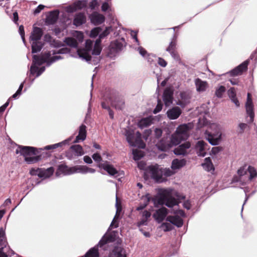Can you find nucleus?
<instances>
[{"label": "nucleus", "instance_id": "bf43d9fd", "mask_svg": "<svg viewBox=\"0 0 257 257\" xmlns=\"http://www.w3.org/2000/svg\"><path fill=\"white\" fill-rule=\"evenodd\" d=\"M92 158L94 161L96 163H100L102 161V158L100 154L98 152L94 153L92 155Z\"/></svg>", "mask_w": 257, "mask_h": 257}, {"label": "nucleus", "instance_id": "58836bf2", "mask_svg": "<svg viewBox=\"0 0 257 257\" xmlns=\"http://www.w3.org/2000/svg\"><path fill=\"white\" fill-rule=\"evenodd\" d=\"M26 82V80H25L23 82H22L20 85H19V87L16 92L13 94L12 96V98L14 99H18L22 94V91L23 89L24 88V84Z\"/></svg>", "mask_w": 257, "mask_h": 257}, {"label": "nucleus", "instance_id": "9b49d317", "mask_svg": "<svg viewBox=\"0 0 257 257\" xmlns=\"http://www.w3.org/2000/svg\"><path fill=\"white\" fill-rule=\"evenodd\" d=\"M147 171L150 175L151 178L156 183H161L167 181V179L163 176V174L160 172L158 167L149 166L148 167Z\"/></svg>", "mask_w": 257, "mask_h": 257}, {"label": "nucleus", "instance_id": "5fc2aeb1", "mask_svg": "<svg viewBox=\"0 0 257 257\" xmlns=\"http://www.w3.org/2000/svg\"><path fill=\"white\" fill-rule=\"evenodd\" d=\"M76 10H80L86 6V2L84 1H78L74 3Z\"/></svg>", "mask_w": 257, "mask_h": 257}, {"label": "nucleus", "instance_id": "603ef678", "mask_svg": "<svg viewBox=\"0 0 257 257\" xmlns=\"http://www.w3.org/2000/svg\"><path fill=\"white\" fill-rule=\"evenodd\" d=\"M170 212L173 213L175 215L180 216V217H185L186 216L185 212L182 209H172Z\"/></svg>", "mask_w": 257, "mask_h": 257}, {"label": "nucleus", "instance_id": "9d476101", "mask_svg": "<svg viewBox=\"0 0 257 257\" xmlns=\"http://www.w3.org/2000/svg\"><path fill=\"white\" fill-rule=\"evenodd\" d=\"M108 257H127L126 250L122 245V239H118L117 242L113 244Z\"/></svg>", "mask_w": 257, "mask_h": 257}, {"label": "nucleus", "instance_id": "79ce46f5", "mask_svg": "<svg viewBox=\"0 0 257 257\" xmlns=\"http://www.w3.org/2000/svg\"><path fill=\"white\" fill-rule=\"evenodd\" d=\"M131 147H137L144 149L146 147V144L140 139H136L133 144H131Z\"/></svg>", "mask_w": 257, "mask_h": 257}, {"label": "nucleus", "instance_id": "f3484780", "mask_svg": "<svg viewBox=\"0 0 257 257\" xmlns=\"http://www.w3.org/2000/svg\"><path fill=\"white\" fill-rule=\"evenodd\" d=\"M55 169L53 167H50L47 169L41 168V171L39 172L38 178L43 182L46 179L49 178L54 174Z\"/></svg>", "mask_w": 257, "mask_h": 257}, {"label": "nucleus", "instance_id": "b1692460", "mask_svg": "<svg viewBox=\"0 0 257 257\" xmlns=\"http://www.w3.org/2000/svg\"><path fill=\"white\" fill-rule=\"evenodd\" d=\"M155 146L157 149L161 152L168 151L170 148V146L168 144V141L164 138H162L161 140H158Z\"/></svg>", "mask_w": 257, "mask_h": 257}, {"label": "nucleus", "instance_id": "09e8293b", "mask_svg": "<svg viewBox=\"0 0 257 257\" xmlns=\"http://www.w3.org/2000/svg\"><path fill=\"white\" fill-rule=\"evenodd\" d=\"M115 48H123L126 46V43L125 40L123 38L118 39L114 42ZM111 48H114L112 47Z\"/></svg>", "mask_w": 257, "mask_h": 257}, {"label": "nucleus", "instance_id": "a878e982", "mask_svg": "<svg viewBox=\"0 0 257 257\" xmlns=\"http://www.w3.org/2000/svg\"><path fill=\"white\" fill-rule=\"evenodd\" d=\"M246 113L247 116L249 117V120L248 121V123H252L254 119V109L253 104L252 105H245Z\"/></svg>", "mask_w": 257, "mask_h": 257}, {"label": "nucleus", "instance_id": "c9c22d12", "mask_svg": "<svg viewBox=\"0 0 257 257\" xmlns=\"http://www.w3.org/2000/svg\"><path fill=\"white\" fill-rule=\"evenodd\" d=\"M101 106L103 109H106L108 111L109 117L112 119H113L114 112L111 109L109 106V104L105 101L102 100V101L101 102Z\"/></svg>", "mask_w": 257, "mask_h": 257}, {"label": "nucleus", "instance_id": "423d86ee", "mask_svg": "<svg viewBox=\"0 0 257 257\" xmlns=\"http://www.w3.org/2000/svg\"><path fill=\"white\" fill-rule=\"evenodd\" d=\"M204 137L212 146L218 145L222 140L220 126L215 123L210 124L209 127L204 133Z\"/></svg>", "mask_w": 257, "mask_h": 257}, {"label": "nucleus", "instance_id": "412c9836", "mask_svg": "<svg viewBox=\"0 0 257 257\" xmlns=\"http://www.w3.org/2000/svg\"><path fill=\"white\" fill-rule=\"evenodd\" d=\"M105 171L110 176L116 178L122 174L123 175V172H120L118 171L113 165L108 162Z\"/></svg>", "mask_w": 257, "mask_h": 257}, {"label": "nucleus", "instance_id": "69168bd1", "mask_svg": "<svg viewBox=\"0 0 257 257\" xmlns=\"http://www.w3.org/2000/svg\"><path fill=\"white\" fill-rule=\"evenodd\" d=\"M73 36L76 38L79 41H82L83 39V34L80 31H74L73 33Z\"/></svg>", "mask_w": 257, "mask_h": 257}, {"label": "nucleus", "instance_id": "393cba45", "mask_svg": "<svg viewBox=\"0 0 257 257\" xmlns=\"http://www.w3.org/2000/svg\"><path fill=\"white\" fill-rule=\"evenodd\" d=\"M54 42L55 44V47H60L64 45H66L75 48H76L77 46V42L76 40L75 39L70 37L65 38V40L64 41L65 45H62L61 44H60L59 42H56L54 41Z\"/></svg>", "mask_w": 257, "mask_h": 257}, {"label": "nucleus", "instance_id": "0e129e2a", "mask_svg": "<svg viewBox=\"0 0 257 257\" xmlns=\"http://www.w3.org/2000/svg\"><path fill=\"white\" fill-rule=\"evenodd\" d=\"M40 171H41V168H32L29 171V173L32 176L38 177Z\"/></svg>", "mask_w": 257, "mask_h": 257}, {"label": "nucleus", "instance_id": "2eb2a0df", "mask_svg": "<svg viewBox=\"0 0 257 257\" xmlns=\"http://www.w3.org/2000/svg\"><path fill=\"white\" fill-rule=\"evenodd\" d=\"M180 99L176 101V104L180 106L182 108L185 107L190 102L191 96L186 91H181L179 94Z\"/></svg>", "mask_w": 257, "mask_h": 257}, {"label": "nucleus", "instance_id": "a211bd4d", "mask_svg": "<svg viewBox=\"0 0 257 257\" xmlns=\"http://www.w3.org/2000/svg\"><path fill=\"white\" fill-rule=\"evenodd\" d=\"M182 110L180 107L173 106L167 110L166 114L170 119H176L180 116Z\"/></svg>", "mask_w": 257, "mask_h": 257}, {"label": "nucleus", "instance_id": "a18cd8bd", "mask_svg": "<svg viewBox=\"0 0 257 257\" xmlns=\"http://www.w3.org/2000/svg\"><path fill=\"white\" fill-rule=\"evenodd\" d=\"M236 182H239L240 184L242 186L246 184L245 179H243L238 175H234L232 178L231 183H234Z\"/></svg>", "mask_w": 257, "mask_h": 257}, {"label": "nucleus", "instance_id": "6e6552de", "mask_svg": "<svg viewBox=\"0 0 257 257\" xmlns=\"http://www.w3.org/2000/svg\"><path fill=\"white\" fill-rule=\"evenodd\" d=\"M250 60L257 61V49H255L252 52L248 59L227 72L226 74H228L230 77H236L242 75L243 73L247 71L248 66Z\"/></svg>", "mask_w": 257, "mask_h": 257}, {"label": "nucleus", "instance_id": "864d4df0", "mask_svg": "<svg viewBox=\"0 0 257 257\" xmlns=\"http://www.w3.org/2000/svg\"><path fill=\"white\" fill-rule=\"evenodd\" d=\"M40 178H37L35 176H32L29 179V181L30 182V183L32 186V188L34 187L35 186L38 185L42 183V180L39 179Z\"/></svg>", "mask_w": 257, "mask_h": 257}, {"label": "nucleus", "instance_id": "c85d7f7f", "mask_svg": "<svg viewBox=\"0 0 257 257\" xmlns=\"http://www.w3.org/2000/svg\"><path fill=\"white\" fill-rule=\"evenodd\" d=\"M203 168L207 172L214 171L215 168L210 157H206L204 159V162L201 164Z\"/></svg>", "mask_w": 257, "mask_h": 257}, {"label": "nucleus", "instance_id": "338daca9", "mask_svg": "<svg viewBox=\"0 0 257 257\" xmlns=\"http://www.w3.org/2000/svg\"><path fill=\"white\" fill-rule=\"evenodd\" d=\"M170 139L172 144L175 146L179 145L180 143V139L177 138L175 134L172 135Z\"/></svg>", "mask_w": 257, "mask_h": 257}, {"label": "nucleus", "instance_id": "ddd939ff", "mask_svg": "<svg viewBox=\"0 0 257 257\" xmlns=\"http://www.w3.org/2000/svg\"><path fill=\"white\" fill-rule=\"evenodd\" d=\"M170 211L164 206H161L158 209L156 210L153 214V217L155 220L158 223H161L166 220L167 215Z\"/></svg>", "mask_w": 257, "mask_h": 257}, {"label": "nucleus", "instance_id": "13d9d810", "mask_svg": "<svg viewBox=\"0 0 257 257\" xmlns=\"http://www.w3.org/2000/svg\"><path fill=\"white\" fill-rule=\"evenodd\" d=\"M238 126L239 128V130L237 131L238 134H242L247 127V124L245 123L240 122L238 124Z\"/></svg>", "mask_w": 257, "mask_h": 257}, {"label": "nucleus", "instance_id": "f8f14e48", "mask_svg": "<svg viewBox=\"0 0 257 257\" xmlns=\"http://www.w3.org/2000/svg\"><path fill=\"white\" fill-rule=\"evenodd\" d=\"M42 35L43 31L40 28L37 27L33 28L30 37L32 48H41V46L37 45V43L41 40Z\"/></svg>", "mask_w": 257, "mask_h": 257}, {"label": "nucleus", "instance_id": "473e14b6", "mask_svg": "<svg viewBox=\"0 0 257 257\" xmlns=\"http://www.w3.org/2000/svg\"><path fill=\"white\" fill-rule=\"evenodd\" d=\"M105 55L112 59H115L122 49H106Z\"/></svg>", "mask_w": 257, "mask_h": 257}, {"label": "nucleus", "instance_id": "680f3d73", "mask_svg": "<svg viewBox=\"0 0 257 257\" xmlns=\"http://www.w3.org/2000/svg\"><path fill=\"white\" fill-rule=\"evenodd\" d=\"M141 198L145 200L143 204H146V207L149 205V202L152 201V197L149 193H147L145 195L142 196Z\"/></svg>", "mask_w": 257, "mask_h": 257}, {"label": "nucleus", "instance_id": "5701e85b", "mask_svg": "<svg viewBox=\"0 0 257 257\" xmlns=\"http://www.w3.org/2000/svg\"><path fill=\"white\" fill-rule=\"evenodd\" d=\"M194 82L196 91L198 92L205 91L208 86L207 81L202 80L199 78H196Z\"/></svg>", "mask_w": 257, "mask_h": 257}, {"label": "nucleus", "instance_id": "a19ab883", "mask_svg": "<svg viewBox=\"0 0 257 257\" xmlns=\"http://www.w3.org/2000/svg\"><path fill=\"white\" fill-rule=\"evenodd\" d=\"M226 91V88L223 85H220L216 89L215 95V96L221 98L223 97V94Z\"/></svg>", "mask_w": 257, "mask_h": 257}, {"label": "nucleus", "instance_id": "7c9ffc66", "mask_svg": "<svg viewBox=\"0 0 257 257\" xmlns=\"http://www.w3.org/2000/svg\"><path fill=\"white\" fill-rule=\"evenodd\" d=\"M70 149L76 156H81L84 154V150L80 145H72L70 147Z\"/></svg>", "mask_w": 257, "mask_h": 257}, {"label": "nucleus", "instance_id": "3c124183", "mask_svg": "<svg viewBox=\"0 0 257 257\" xmlns=\"http://www.w3.org/2000/svg\"><path fill=\"white\" fill-rule=\"evenodd\" d=\"M161 227L164 231L168 232L174 229L173 225L170 222H163L161 224Z\"/></svg>", "mask_w": 257, "mask_h": 257}, {"label": "nucleus", "instance_id": "72a5a7b5", "mask_svg": "<svg viewBox=\"0 0 257 257\" xmlns=\"http://www.w3.org/2000/svg\"><path fill=\"white\" fill-rule=\"evenodd\" d=\"M247 171L248 173L247 181H251L257 177V171L254 167L248 166Z\"/></svg>", "mask_w": 257, "mask_h": 257}, {"label": "nucleus", "instance_id": "ea45409f", "mask_svg": "<svg viewBox=\"0 0 257 257\" xmlns=\"http://www.w3.org/2000/svg\"><path fill=\"white\" fill-rule=\"evenodd\" d=\"M209 124V120L205 116H203L202 118L200 117L197 122V127L200 128L208 125Z\"/></svg>", "mask_w": 257, "mask_h": 257}, {"label": "nucleus", "instance_id": "4d7b16f0", "mask_svg": "<svg viewBox=\"0 0 257 257\" xmlns=\"http://www.w3.org/2000/svg\"><path fill=\"white\" fill-rule=\"evenodd\" d=\"M101 31L100 27H96L93 29L90 32V36L91 37L94 38L96 37Z\"/></svg>", "mask_w": 257, "mask_h": 257}, {"label": "nucleus", "instance_id": "1a4fd4ad", "mask_svg": "<svg viewBox=\"0 0 257 257\" xmlns=\"http://www.w3.org/2000/svg\"><path fill=\"white\" fill-rule=\"evenodd\" d=\"M7 222L5 227H0V257H9L8 249L11 251V256L15 254V252L12 250L8 244L6 234V228Z\"/></svg>", "mask_w": 257, "mask_h": 257}, {"label": "nucleus", "instance_id": "774afa93", "mask_svg": "<svg viewBox=\"0 0 257 257\" xmlns=\"http://www.w3.org/2000/svg\"><path fill=\"white\" fill-rule=\"evenodd\" d=\"M222 151L223 148L220 146H218L212 148L211 152L212 154L216 155Z\"/></svg>", "mask_w": 257, "mask_h": 257}, {"label": "nucleus", "instance_id": "c03bdc74", "mask_svg": "<svg viewBox=\"0 0 257 257\" xmlns=\"http://www.w3.org/2000/svg\"><path fill=\"white\" fill-rule=\"evenodd\" d=\"M237 175L239 176L243 179H245L247 181L248 176L247 171L245 170L243 167L239 168L237 171Z\"/></svg>", "mask_w": 257, "mask_h": 257}, {"label": "nucleus", "instance_id": "f03ea898", "mask_svg": "<svg viewBox=\"0 0 257 257\" xmlns=\"http://www.w3.org/2000/svg\"><path fill=\"white\" fill-rule=\"evenodd\" d=\"M19 149L16 150V154H20L24 157L25 161L28 164H31L38 162L43 158L49 157L51 156L50 153H42L44 150H54L58 148L56 143L46 146L43 148H37L32 146L18 145Z\"/></svg>", "mask_w": 257, "mask_h": 257}, {"label": "nucleus", "instance_id": "c756f323", "mask_svg": "<svg viewBox=\"0 0 257 257\" xmlns=\"http://www.w3.org/2000/svg\"><path fill=\"white\" fill-rule=\"evenodd\" d=\"M86 17L83 13H79L76 15L73 21V24L76 26H79L85 23Z\"/></svg>", "mask_w": 257, "mask_h": 257}, {"label": "nucleus", "instance_id": "de8ad7c7", "mask_svg": "<svg viewBox=\"0 0 257 257\" xmlns=\"http://www.w3.org/2000/svg\"><path fill=\"white\" fill-rule=\"evenodd\" d=\"M173 152L177 156H185L187 155V151L184 150L179 145L174 149Z\"/></svg>", "mask_w": 257, "mask_h": 257}, {"label": "nucleus", "instance_id": "4be33fe9", "mask_svg": "<svg viewBox=\"0 0 257 257\" xmlns=\"http://www.w3.org/2000/svg\"><path fill=\"white\" fill-rule=\"evenodd\" d=\"M90 19L91 23L95 25L101 24L103 23L105 20L104 16L97 12L93 13L90 16Z\"/></svg>", "mask_w": 257, "mask_h": 257}, {"label": "nucleus", "instance_id": "8fccbe9b", "mask_svg": "<svg viewBox=\"0 0 257 257\" xmlns=\"http://www.w3.org/2000/svg\"><path fill=\"white\" fill-rule=\"evenodd\" d=\"M126 140L130 145L133 144L132 140L134 138V132L133 130H128L125 133Z\"/></svg>", "mask_w": 257, "mask_h": 257}, {"label": "nucleus", "instance_id": "aec40b11", "mask_svg": "<svg viewBox=\"0 0 257 257\" xmlns=\"http://www.w3.org/2000/svg\"><path fill=\"white\" fill-rule=\"evenodd\" d=\"M208 145L203 141H198L195 146L196 153L198 156L203 157L206 155V147Z\"/></svg>", "mask_w": 257, "mask_h": 257}, {"label": "nucleus", "instance_id": "bb28decb", "mask_svg": "<svg viewBox=\"0 0 257 257\" xmlns=\"http://www.w3.org/2000/svg\"><path fill=\"white\" fill-rule=\"evenodd\" d=\"M227 94L231 101L234 103L236 106H239L240 104L236 97L235 89L234 87H231L228 90Z\"/></svg>", "mask_w": 257, "mask_h": 257}, {"label": "nucleus", "instance_id": "0eeeda50", "mask_svg": "<svg viewBox=\"0 0 257 257\" xmlns=\"http://www.w3.org/2000/svg\"><path fill=\"white\" fill-rule=\"evenodd\" d=\"M102 49H72L70 56L74 58H80L87 63L91 62V56H99Z\"/></svg>", "mask_w": 257, "mask_h": 257}, {"label": "nucleus", "instance_id": "6ab92c4d", "mask_svg": "<svg viewBox=\"0 0 257 257\" xmlns=\"http://www.w3.org/2000/svg\"><path fill=\"white\" fill-rule=\"evenodd\" d=\"M166 221L170 222L173 225L179 228L183 226L184 221L183 219L178 215H169L166 219Z\"/></svg>", "mask_w": 257, "mask_h": 257}, {"label": "nucleus", "instance_id": "39448f33", "mask_svg": "<svg viewBox=\"0 0 257 257\" xmlns=\"http://www.w3.org/2000/svg\"><path fill=\"white\" fill-rule=\"evenodd\" d=\"M102 100L117 110H122L125 106L123 96L113 88H105L102 94Z\"/></svg>", "mask_w": 257, "mask_h": 257}, {"label": "nucleus", "instance_id": "49530a36", "mask_svg": "<svg viewBox=\"0 0 257 257\" xmlns=\"http://www.w3.org/2000/svg\"><path fill=\"white\" fill-rule=\"evenodd\" d=\"M150 123L149 120L147 118H142L138 122V126L141 129L147 127L150 125Z\"/></svg>", "mask_w": 257, "mask_h": 257}, {"label": "nucleus", "instance_id": "e2e57ef3", "mask_svg": "<svg viewBox=\"0 0 257 257\" xmlns=\"http://www.w3.org/2000/svg\"><path fill=\"white\" fill-rule=\"evenodd\" d=\"M71 140H72V137H69L61 142L56 143L57 148L62 147L64 146L69 145V144L70 142L71 141Z\"/></svg>", "mask_w": 257, "mask_h": 257}, {"label": "nucleus", "instance_id": "7ed1b4c3", "mask_svg": "<svg viewBox=\"0 0 257 257\" xmlns=\"http://www.w3.org/2000/svg\"><path fill=\"white\" fill-rule=\"evenodd\" d=\"M185 196L180 194L172 188L158 189L157 194L152 197V201L155 207L165 205L170 208L174 206H178V200H183Z\"/></svg>", "mask_w": 257, "mask_h": 257}, {"label": "nucleus", "instance_id": "f704fd0d", "mask_svg": "<svg viewBox=\"0 0 257 257\" xmlns=\"http://www.w3.org/2000/svg\"><path fill=\"white\" fill-rule=\"evenodd\" d=\"M59 12L57 11L50 12L47 18L48 22L50 24H54L58 19Z\"/></svg>", "mask_w": 257, "mask_h": 257}, {"label": "nucleus", "instance_id": "20e7f679", "mask_svg": "<svg viewBox=\"0 0 257 257\" xmlns=\"http://www.w3.org/2000/svg\"><path fill=\"white\" fill-rule=\"evenodd\" d=\"M108 231L102 236L98 243L94 246L90 248L86 253L85 257H99L98 248L106 250L109 243L117 242L118 239H122L118 236V231L113 230L109 233Z\"/></svg>", "mask_w": 257, "mask_h": 257}, {"label": "nucleus", "instance_id": "cd10ccee", "mask_svg": "<svg viewBox=\"0 0 257 257\" xmlns=\"http://www.w3.org/2000/svg\"><path fill=\"white\" fill-rule=\"evenodd\" d=\"M139 54L144 58L146 59L148 62L152 63L154 61V58H156L155 54L149 53L146 49H137Z\"/></svg>", "mask_w": 257, "mask_h": 257}, {"label": "nucleus", "instance_id": "4468645a", "mask_svg": "<svg viewBox=\"0 0 257 257\" xmlns=\"http://www.w3.org/2000/svg\"><path fill=\"white\" fill-rule=\"evenodd\" d=\"M173 90L171 88H166L163 93L162 98L165 105L169 106L173 101Z\"/></svg>", "mask_w": 257, "mask_h": 257}, {"label": "nucleus", "instance_id": "6e6d98bb", "mask_svg": "<svg viewBox=\"0 0 257 257\" xmlns=\"http://www.w3.org/2000/svg\"><path fill=\"white\" fill-rule=\"evenodd\" d=\"M27 75L28 76V77L26 78L25 80H26V81H29V84H28V87H30L31 86V85L33 84V83L34 82V80H35V79L36 78L35 77V75H31L30 74V73L29 72V70H28V71L27 72Z\"/></svg>", "mask_w": 257, "mask_h": 257}, {"label": "nucleus", "instance_id": "e433bc0d", "mask_svg": "<svg viewBox=\"0 0 257 257\" xmlns=\"http://www.w3.org/2000/svg\"><path fill=\"white\" fill-rule=\"evenodd\" d=\"M82 139L85 140L87 137V127L86 126L82 123L78 128V135Z\"/></svg>", "mask_w": 257, "mask_h": 257}, {"label": "nucleus", "instance_id": "dca6fc26", "mask_svg": "<svg viewBox=\"0 0 257 257\" xmlns=\"http://www.w3.org/2000/svg\"><path fill=\"white\" fill-rule=\"evenodd\" d=\"M74 170L73 167H70L65 164H61L58 166L55 174L57 177L61 174L64 175H71L74 174Z\"/></svg>", "mask_w": 257, "mask_h": 257}, {"label": "nucleus", "instance_id": "4c0bfd02", "mask_svg": "<svg viewBox=\"0 0 257 257\" xmlns=\"http://www.w3.org/2000/svg\"><path fill=\"white\" fill-rule=\"evenodd\" d=\"M74 168V174L76 173H79L81 174L88 173L87 168L88 166L85 165H79L73 166Z\"/></svg>", "mask_w": 257, "mask_h": 257}, {"label": "nucleus", "instance_id": "052dcab7", "mask_svg": "<svg viewBox=\"0 0 257 257\" xmlns=\"http://www.w3.org/2000/svg\"><path fill=\"white\" fill-rule=\"evenodd\" d=\"M91 57L92 59L91 60V62L89 63L94 65L98 64L101 59V57L100 56H91Z\"/></svg>", "mask_w": 257, "mask_h": 257}, {"label": "nucleus", "instance_id": "37998d69", "mask_svg": "<svg viewBox=\"0 0 257 257\" xmlns=\"http://www.w3.org/2000/svg\"><path fill=\"white\" fill-rule=\"evenodd\" d=\"M167 51H168L172 57L176 61L178 62H180L181 58L178 54V53L176 51V49H166Z\"/></svg>", "mask_w": 257, "mask_h": 257}, {"label": "nucleus", "instance_id": "f257e3e1", "mask_svg": "<svg viewBox=\"0 0 257 257\" xmlns=\"http://www.w3.org/2000/svg\"><path fill=\"white\" fill-rule=\"evenodd\" d=\"M72 49H53L52 51L45 49H31L27 54V58L30 60L29 57L32 56V64L29 67L31 75H35L38 77L45 71L46 67L50 66L53 63L61 59H63L61 54L70 53Z\"/></svg>", "mask_w": 257, "mask_h": 257}, {"label": "nucleus", "instance_id": "2f4dec72", "mask_svg": "<svg viewBox=\"0 0 257 257\" xmlns=\"http://www.w3.org/2000/svg\"><path fill=\"white\" fill-rule=\"evenodd\" d=\"M186 164V161L185 159L178 160L174 159L172 162V168L174 169H180L184 167Z\"/></svg>", "mask_w": 257, "mask_h": 257}]
</instances>
